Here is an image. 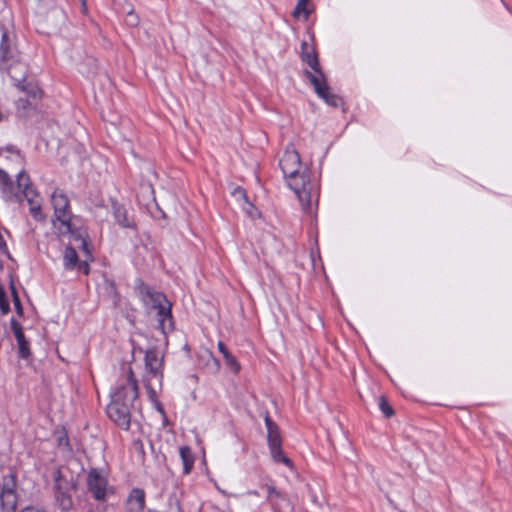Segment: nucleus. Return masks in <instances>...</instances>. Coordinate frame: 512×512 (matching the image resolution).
<instances>
[{"instance_id":"f257e3e1","label":"nucleus","mask_w":512,"mask_h":512,"mask_svg":"<svg viewBox=\"0 0 512 512\" xmlns=\"http://www.w3.org/2000/svg\"><path fill=\"white\" fill-rule=\"evenodd\" d=\"M279 166L288 186L296 194L302 210L314 214L319 200V184L311 179L310 171L301 163L299 153L293 146H288L279 161Z\"/></svg>"},{"instance_id":"f03ea898","label":"nucleus","mask_w":512,"mask_h":512,"mask_svg":"<svg viewBox=\"0 0 512 512\" xmlns=\"http://www.w3.org/2000/svg\"><path fill=\"white\" fill-rule=\"evenodd\" d=\"M138 397L137 380L129 370L127 382L116 388L107 406L108 417L121 429L128 430L131 425L134 401Z\"/></svg>"},{"instance_id":"7ed1b4c3","label":"nucleus","mask_w":512,"mask_h":512,"mask_svg":"<svg viewBox=\"0 0 512 512\" xmlns=\"http://www.w3.org/2000/svg\"><path fill=\"white\" fill-rule=\"evenodd\" d=\"M301 58L313 70V72L305 71V75L313 85L317 95L332 107L340 106L342 100L339 96L330 91L325 76L319 67L318 56L315 49L306 42L302 43Z\"/></svg>"},{"instance_id":"20e7f679","label":"nucleus","mask_w":512,"mask_h":512,"mask_svg":"<svg viewBox=\"0 0 512 512\" xmlns=\"http://www.w3.org/2000/svg\"><path fill=\"white\" fill-rule=\"evenodd\" d=\"M51 205L54 209L52 224L55 230L61 236L71 235L81 237L73 227V215L70 210V201L67 194L59 188H56L51 194Z\"/></svg>"},{"instance_id":"39448f33","label":"nucleus","mask_w":512,"mask_h":512,"mask_svg":"<svg viewBox=\"0 0 512 512\" xmlns=\"http://www.w3.org/2000/svg\"><path fill=\"white\" fill-rule=\"evenodd\" d=\"M141 299L148 310L156 312L160 331L163 334L171 332L174 328L171 303L167 300L166 296L149 287H144L141 289Z\"/></svg>"},{"instance_id":"423d86ee","label":"nucleus","mask_w":512,"mask_h":512,"mask_svg":"<svg viewBox=\"0 0 512 512\" xmlns=\"http://www.w3.org/2000/svg\"><path fill=\"white\" fill-rule=\"evenodd\" d=\"M0 60L10 77L21 83L26 79L27 68L20 61L14 35L3 31L0 41Z\"/></svg>"},{"instance_id":"0eeeda50","label":"nucleus","mask_w":512,"mask_h":512,"mask_svg":"<svg viewBox=\"0 0 512 512\" xmlns=\"http://www.w3.org/2000/svg\"><path fill=\"white\" fill-rule=\"evenodd\" d=\"M162 360L157 353L149 350L145 353V373L143 376L144 386L149 399L155 404L157 409L163 413L161 404L158 402V393L162 388Z\"/></svg>"},{"instance_id":"6e6552de","label":"nucleus","mask_w":512,"mask_h":512,"mask_svg":"<svg viewBox=\"0 0 512 512\" xmlns=\"http://www.w3.org/2000/svg\"><path fill=\"white\" fill-rule=\"evenodd\" d=\"M17 482L14 474L2 477L0 481V512H16L18 494Z\"/></svg>"},{"instance_id":"1a4fd4ad","label":"nucleus","mask_w":512,"mask_h":512,"mask_svg":"<svg viewBox=\"0 0 512 512\" xmlns=\"http://www.w3.org/2000/svg\"><path fill=\"white\" fill-rule=\"evenodd\" d=\"M87 485L94 498L99 501L106 499L109 493H112L108 485L107 477L97 469H92L87 476Z\"/></svg>"},{"instance_id":"9d476101","label":"nucleus","mask_w":512,"mask_h":512,"mask_svg":"<svg viewBox=\"0 0 512 512\" xmlns=\"http://www.w3.org/2000/svg\"><path fill=\"white\" fill-rule=\"evenodd\" d=\"M0 191L7 201L20 200L19 180L17 179L15 183L2 169H0Z\"/></svg>"},{"instance_id":"9b49d317","label":"nucleus","mask_w":512,"mask_h":512,"mask_svg":"<svg viewBox=\"0 0 512 512\" xmlns=\"http://www.w3.org/2000/svg\"><path fill=\"white\" fill-rule=\"evenodd\" d=\"M263 489L266 491V499L276 512H286L290 504L287 498L274 486L265 484Z\"/></svg>"},{"instance_id":"f8f14e48","label":"nucleus","mask_w":512,"mask_h":512,"mask_svg":"<svg viewBox=\"0 0 512 512\" xmlns=\"http://www.w3.org/2000/svg\"><path fill=\"white\" fill-rule=\"evenodd\" d=\"M18 180L20 185V197L25 198L28 204L41 200L39 193L32 187L30 178L25 171L18 173Z\"/></svg>"},{"instance_id":"ddd939ff","label":"nucleus","mask_w":512,"mask_h":512,"mask_svg":"<svg viewBox=\"0 0 512 512\" xmlns=\"http://www.w3.org/2000/svg\"><path fill=\"white\" fill-rule=\"evenodd\" d=\"M145 507V492L143 489L131 490L126 501V512H143Z\"/></svg>"},{"instance_id":"4468645a","label":"nucleus","mask_w":512,"mask_h":512,"mask_svg":"<svg viewBox=\"0 0 512 512\" xmlns=\"http://www.w3.org/2000/svg\"><path fill=\"white\" fill-rule=\"evenodd\" d=\"M11 328L17 341L19 354L23 358L30 356L29 342L26 340L22 327L14 319L11 320Z\"/></svg>"},{"instance_id":"2eb2a0df","label":"nucleus","mask_w":512,"mask_h":512,"mask_svg":"<svg viewBox=\"0 0 512 512\" xmlns=\"http://www.w3.org/2000/svg\"><path fill=\"white\" fill-rule=\"evenodd\" d=\"M265 424L269 448L281 446L282 439L279 428L268 415L265 416Z\"/></svg>"},{"instance_id":"dca6fc26","label":"nucleus","mask_w":512,"mask_h":512,"mask_svg":"<svg viewBox=\"0 0 512 512\" xmlns=\"http://www.w3.org/2000/svg\"><path fill=\"white\" fill-rule=\"evenodd\" d=\"M179 453L183 463L184 473L189 474L194 465V456L192 450L188 446H183L179 449Z\"/></svg>"},{"instance_id":"f3484780","label":"nucleus","mask_w":512,"mask_h":512,"mask_svg":"<svg viewBox=\"0 0 512 512\" xmlns=\"http://www.w3.org/2000/svg\"><path fill=\"white\" fill-rule=\"evenodd\" d=\"M80 261L74 248L66 247L63 255V265L67 270H74Z\"/></svg>"},{"instance_id":"a211bd4d","label":"nucleus","mask_w":512,"mask_h":512,"mask_svg":"<svg viewBox=\"0 0 512 512\" xmlns=\"http://www.w3.org/2000/svg\"><path fill=\"white\" fill-rule=\"evenodd\" d=\"M55 499L58 507L64 511L70 510L73 506L71 496L61 490H57Z\"/></svg>"},{"instance_id":"6ab92c4d","label":"nucleus","mask_w":512,"mask_h":512,"mask_svg":"<svg viewBox=\"0 0 512 512\" xmlns=\"http://www.w3.org/2000/svg\"><path fill=\"white\" fill-rule=\"evenodd\" d=\"M307 5L308 0H299L296 7L294 8L293 16L297 19L302 18L303 20H307L310 15V11L307 8Z\"/></svg>"},{"instance_id":"aec40b11","label":"nucleus","mask_w":512,"mask_h":512,"mask_svg":"<svg viewBox=\"0 0 512 512\" xmlns=\"http://www.w3.org/2000/svg\"><path fill=\"white\" fill-rule=\"evenodd\" d=\"M271 456L275 462H280L289 468H292V461L284 455L281 446L269 448Z\"/></svg>"},{"instance_id":"412c9836","label":"nucleus","mask_w":512,"mask_h":512,"mask_svg":"<svg viewBox=\"0 0 512 512\" xmlns=\"http://www.w3.org/2000/svg\"><path fill=\"white\" fill-rule=\"evenodd\" d=\"M29 211L33 218L37 221H43L45 219L42 213L41 200L29 203Z\"/></svg>"},{"instance_id":"4be33fe9","label":"nucleus","mask_w":512,"mask_h":512,"mask_svg":"<svg viewBox=\"0 0 512 512\" xmlns=\"http://www.w3.org/2000/svg\"><path fill=\"white\" fill-rule=\"evenodd\" d=\"M115 217L118 223L123 227H130V222L127 218L126 211L122 207H115L114 209Z\"/></svg>"},{"instance_id":"5701e85b","label":"nucleus","mask_w":512,"mask_h":512,"mask_svg":"<svg viewBox=\"0 0 512 512\" xmlns=\"http://www.w3.org/2000/svg\"><path fill=\"white\" fill-rule=\"evenodd\" d=\"M379 408L386 417H391L394 414L392 407L389 405L385 397H380Z\"/></svg>"},{"instance_id":"b1692460","label":"nucleus","mask_w":512,"mask_h":512,"mask_svg":"<svg viewBox=\"0 0 512 512\" xmlns=\"http://www.w3.org/2000/svg\"><path fill=\"white\" fill-rule=\"evenodd\" d=\"M224 359H225L226 365L233 372H235V373L239 372L240 365H239V363L237 362V360L235 359V357L231 353L229 355H226V357Z\"/></svg>"},{"instance_id":"393cba45","label":"nucleus","mask_w":512,"mask_h":512,"mask_svg":"<svg viewBox=\"0 0 512 512\" xmlns=\"http://www.w3.org/2000/svg\"><path fill=\"white\" fill-rule=\"evenodd\" d=\"M125 23L130 27H135L139 24V17L132 10L129 11L125 18Z\"/></svg>"},{"instance_id":"a878e982","label":"nucleus","mask_w":512,"mask_h":512,"mask_svg":"<svg viewBox=\"0 0 512 512\" xmlns=\"http://www.w3.org/2000/svg\"><path fill=\"white\" fill-rule=\"evenodd\" d=\"M244 211L247 213V215L251 218H256V217H259L260 216V213L259 211L257 210V208H255L251 203H249L248 201H246L244 203V207H243Z\"/></svg>"},{"instance_id":"bb28decb","label":"nucleus","mask_w":512,"mask_h":512,"mask_svg":"<svg viewBox=\"0 0 512 512\" xmlns=\"http://www.w3.org/2000/svg\"><path fill=\"white\" fill-rule=\"evenodd\" d=\"M11 292H12L13 304H14L15 310H16L17 314L21 315L23 313V308H22L20 299L18 297V294L16 292V289L13 286L11 287Z\"/></svg>"},{"instance_id":"cd10ccee","label":"nucleus","mask_w":512,"mask_h":512,"mask_svg":"<svg viewBox=\"0 0 512 512\" xmlns=\"http://www.w3.org/2000/svg\"><path fill=\"white\" fill-rule=\"evenodd\" d=\"M0 309L3 313H7L9 311V304L5 297V292L0 286Z\"/></svg>"},{"instance_id":"c85d7f7f","label":"nucleus","mask_w":512,"mask_h":512,"mask_svg":"<svg viewBox=\"0 0 512 512\" xmlns=\"http://www.w3.org/2000/svg\"><path fill=\"white\" fill-rule=\"evenodd\" d=\"M76 269H78L79 271L83 272L84 274H88L89 273V264H88V259H85L83 261H80V263L78 264V266L76 267Z\"/></svg>"},{"instance_id":"c756f323","label":"nucleus","mask_w":512,"mask_h":512,"mask_svg":"<svg viewBox=\"0 0 512 512\" xmlns=\"http://www.w3.org/2000/svg\"><path fill=\"white\" fill-rule=\"evenodd\" d=\"M233 194L235 197H237L239 199H243L244 203L247 201V196H246V192L244 189L238 187L234 190Z\"/></svg>"},{"instance_id":"7c9ffc66","label":"nucleus","mask_w":512,"mask_h":512,"mask_svg":"<svg viewBox=\"0 0 512 512\" xmlns=\"http://www.w3.org/2000/svg\"><path fill=\"white\" fill-rule=\"evenodd\" d=\"M20 512H46L44 509L35 507V506H27L20 510Z\"/></svg>"},{"instance_id":"2f4dec72","label":"nucleus","mask_w":512,"mask_h":512,"mask_svg":"<svg viewBox=\"0 0 512 512\" xmlns=\"http://www.w3.org/2000/svg\"><path fill=\"white\" fill-rule=\"evenodd\" d=\"M218 350L220 351V353L223 355V358L226 357V355H229L230 352L227 350V348L225 347L224 343L223 342H218Z\"/></svg>"},{"instance_id":"473e14b6","label":"nucleus","mask_w":512,"mask_h":512,"mask_svg":"<svg viewBox=\"0 0 512 512\" xmlns=\"http://www.w3.org/2000/svg\"><path fill=\"white\" fill-rule=\"evenodd\" d=\"M81 245H82L83 249L86 251L87 256L89 258H91L90 252L88 251V245H87V243H86V241L84 239L81 240Z\"/></svg>"},{"instance_id":"72a5a7b5","label":"nucleus","mask_w":512,"mask_h":512,"mask_svg":"<svg viewBox=\"0 0 512 512\" xmlns=\"http://www.w3.org/2000/svg\"><path fill=\"white\" fill-rule=\"evenodd\" d=\"M31 94H32V96H33L34 98H37V97H40V96H41L42 91H41L40 89H38V88H37V89L33 90V91L31 92Z\"/></svg>"},{"instance_id":"f704fd0d","label":"nucleus","mask_w":512,"mask_h":512,"mask_svg":"<svg viewBox=\"0 0 512 512\" xmlns=\"http://www.w3.org/2000/svg\"><path fill=\"white\" fill-rule=\"evenodd\" d=\"M6 248V243L2 237V235L0 234V249H5Z\"/></svg>"},{"instance_id":"c9c22d12","label":"nucleus","mask_w":512,"mask_h":512,"mask_svg":"<svg viewBox=\"0 0 512 512\" xmlns=\"http://www.w3.org/2000/svg\"><path fill=\"white\" fill-rule=\"evenodd\" d=\"M247 494L252 496H258V492L256 490H250L247 492Z\"/></svg>"}]
</instances>
